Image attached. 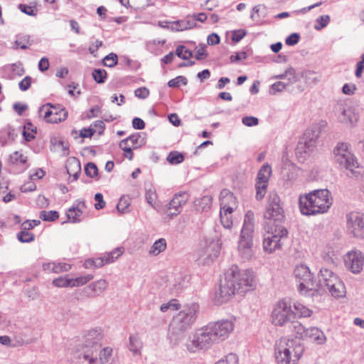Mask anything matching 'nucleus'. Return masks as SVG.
I'll return each instance as SVG.
<instances>
[{"instance_id": "obj_6", "label": "nucleus", "mask_w": 364, "mask_h": 364, "mask_svg": "<svg viewBox=\"0 0 364 364\" xmlns=\"http://www.w3.org/2000/svg\"><path fill=\"white\" fill-rule=\"evenodd\" d=\"M285 215L280 205V198L275 193H271L264 213V229L265 231L272 230L274 228H285L283 223Z\"/></svg>"}, {"instance_id": "obj_26", "label": "nucleus", "mask_w": 364, "mask_h": 364, "mask_svg": "<svg viewBox=\"0 0 364 364\" xmlns=\"http://www.w3.org/2000/svg\"><path fill=\"white\" fill-rule=\"evenodd\" d=\"M196 23L192 19L179 20L171 23V31H181L194 28Z\"/></svg>"}, {"instance_id": "obj_4", "label": "nucleus", "mask_w": 364, "mask_h": 364, "mask_svg": "<svg viewBox=\"0 0 364 364\" xmlns=\"http://www.w3.org/2000/svg\"><path fill=\"white\" fill-rule=\"evenodd\" d=\"M304 347L294 338L282 337L275 342L274 357L277 364H297Z\"/></svg>"}, {"instance_id": "obj_56", "label": "nucleus", "mask_w": 364, "mask_h": 364, "mask_svg": "<svg viewBox=\"0 0 364 364\" xmlns=\"http://www.w3.org/2000/svg\"><path fill=\"white\" fill-rule=\"evenodd\" d=\"M18 8L21 12L28 16H35L37 14V9L34 6H31L26 4H21L18 5Z\"/></svg>"}, {"instance_id": "obj_28", "label": "nucleus", "mask_w": 364, "mask_h": 364, "mask_svg": "<svg viewBox=\"0 0 364 364\" xmlns=\"http://www.w3.org/2000/svg\"><path fill=\"white\" fill-rule=\"evenodd\" d=\"M290 331L295 335L296 338L305 339L306 329L299 321L293 320L289 323Z\"/></svg>"}, {"instance_id": "obj_27", "label": "nucleus", "mask_w": 364, "mask_h": 364, "mask_svg": "<svg viewBox=\"0 0 364 364\" xmlns=\"http://www.w3.org/2000/svg\"><path fill=\"white\" fill-rule=\"evenodd\" d=\"M232 213V208H225V210H221L220 211V222L223 228H232V220L231 214Z\"/></svg>"}, {"instance_id": "obj_9", "label": "nucleus", "mask_w": 364, "mask_h": 364, "mask_svg": "<svg viewBox=\"0 0 364 364\" xmlns=\"http://www.w3.org/2000/svg\"><path fill=\"white\" fill-rule=\"evenodd\" d=\"M216 342L208 325L197 330L193 337L186 343L187 350L191 353L209 348Z\"/></svg>"}, {"instance_id": "obj_23", "label": "nucleus", "mask_w": 364, "mask_h": 364, "mask_svg": "<svg viewBox=\"0 0 364 364\" xmlns=\"http://www.w3.org/2000/svg\"><path fill=\"white\" fill-rule=\"evenodd\" d=\"M306 336L305 339H309L316 344H323L326 341V338L322 331L316 327H311L306 329Z\"/></svg>"}, {"instance_id": "obj_21", "label": "nucleus", "mask_w": 364, "mask_h": 364, "mask_svg": "<svg viewBox=\"0 0 364 364\" xmlns=\"http://www.w3.org/2000/svg\"><path fill=\"white\" fill-rule=\"evenodd\" d=\"M215 239L217 240L218 247L220 250L221 245L226 242L230 241L235 237V232L232 230V228H220L215 230Z\"/></svg>"}, {"instance_id": "obj_63", "label": "nucleus", "mask_w": 364, "mask_h": 364, "mask_svg": "<svg viewBox=\"0 0 364 364\" xmlns=\"http://www.w3.org/2000/svg\"><path fill=\"white\" fill-rule=\"evenodd\" d=\"M32 78L30 76H26L19 83V89L21 91H26L29 89Z\"/></svg>"}, {"instance_id": "obj_19", "label": "nucleus", "mask_w": 364, "mask_h": 364, "mask_svg": "<svg viewBox=\"0 0 364 364\" xmlns=\"http://www.w3.org/2000/svg\"><path fill=\"white\" fill-rule=\"evenodd\" d=\"M108 284L107 280L101 279L85 287L83 291L87 296L95 298L100 296L108 287Z\"/></svg>"}, {"instance_id": "obj_10", "label": "nucleus", "mask_w": 364, "mask_h": 364, "mask_svg": "<svg viewBox=\"0 0 364 364\" xmlns=\"http://www.w3.org/2000/svg\"><path fill=\"white\" fill-rule=\"evenodd\" d=\"M233 271H227L224 281H221L219 289L215 291L213 301L215 304L221 305L228 302L237 293Z\"/></svg>"}, {"instance_id": "obj_61", "label": "nucleus", "mask_w": 364, "mask_h": 364, "mask_svg": "<svg viewBox=\"0 0 364 364\" xmlns=\"http://www.w3.org/2000/svg\"><path fill=\"white\" fill-rule=\"evenodd\" d=\"M205 48L206 46L205 44H200V47L198 48L195 55L198 60H203L207 57L208 53H206Z\"/></svg>"}, {"instance_id": "obj_11", "label": "nucleus", "mask_w": 364, "mask_h": 364, "mask_svg": "<svg viewBox=\"0 0 364 364\" xmlns=\"http://www.w3.org/2000/svg\"><path fill=\"white\" fill-rule=\"evenodd\" d=\"M228 271H233L237 293L243 294L255 287L256 283L252 271L246 269L240 271L237 266L231 267Z\"/></svg>"}, {"instance_id": "obj_52", "label": "nucleus", "mask_w": 364, "mask_h": 364, "mask_svg": "<svg viewBox=\"0 0 364 364\" xmlns=\"http://www.w3.org/2000/svg\"><path fill=\"white\" fill-rule=\"evenodd\" d=\"M10 161L13 164H24L27 161V157L18 151H15L10 155Z\"/></svg>"}, {"instance_id": "obj_2", "label": "nucleus", "mask_w": 364, "mask_h": 364, "mask_svg": "<svg viewBox=\"0 0 364 364\" xmlns=\"http://www.w3.org/2000/svg\"><path fill=\"white\" fill-rule=\"evenodd\" d=\"M103 336L100 328L88 331L84 336V342L73 351V364H97L98 351L102 346Z\"/></svg>"}, {"instance_id": "obj_35", "label": "nucleus", "mask_w": 364, "mask_h": 364, "mask_svg": "<svg viewBox=\"0 0 364 364\" xmlns=\"http://www.w3.org/2000/svg\"><path fill=\"white\" fill-rule=\"evenodd\" d=\"M301 77L304 79L306 84L315 85L319 80L321 76L316 72L311 70H305L301 73Z\"/></svg>"}, {"instance_id": "obj_42", "label": "nucleus", "mask_w": 364, "mask_h": 364, "mask_svg": "<svg viewBox=\"0 0 364 364\" xmlns=\"http://www.w3.org/2000/svg\"><path fill=\"white\" fill-rule=\"evenodd\" d=\"M166 160L171 164H178L183 161L184 156L182 154L178 151H171L168 155Z\"/></svg>"}, {"instance_id": "obj_33", "label": "nucleus", "mask_w": 364, "mask_h": 364, "mask_svg": "<svg viewBox=\"0 0 364 364\" xmlns=\"http://www.w3.org/2000/svg\"><path fill=\"white\" fill-rule=\"evenodd\" d=\"M142 348V343L139 340V337L136 335H132L129 336V349L134 355L140 354L141 349Z\"/></svg>"}, {"instance_id": "obj_8", "label": "nucleus", "mask_w": 364, "mask_h": 364, "mask_svg": "<svg viewBox=\"0 0 364 364\" xmlns=\"http://www.w3.org/2000/svg\"><path fill=\"white\" fill-rule=\"evenodd\" d=\"M271 318L272 323L277 326H284L293 321L296 318V314L290 300L283 299L277 302L272 311Z\"/></svg>"}, {"instance_id": "obj_29", "label": "nucleus", "mask_w": 364, "mask_h": 364, "mask_svg": "<svg viewBox=\"0 0 364 364\" xmlns=\"http://www.w3.org/2000/svg\"><path fill=\"white\" fill-rule=\"evenodd\" d=\"M293 306L295 310L294 313L296 314V318H308L313 314L312 310L299 302L296 301L294 303Z\"/></svg>"}, {"instance_id": "obj_55", "label": "nucleus", "mask_w": 364, "mask_h": 364, "mask_svg": "<svg viewBox=\"0 0 364 364\" xmlns=\"http://www.w3.org/2000/svg\"><path fill=\"white\" fill-rule=\"evenodd\" d=\"M50 105L51 104L48 103L47 105H42L39 108V112L43 113L44 112V119L48 122V119H49L51 116H53V114H56L57 112H54L53 110L50 109Z\"/></svg>"}, {"instance_id": "obj_64", "label": "nucleus", "mask_w": 364, "mask_h": 364, "mask_svg": "<svg viewBox=\"0 0 364 364\" xmlns=\"http://www.w3.org/2000/svg\"><path fill=\"white\" fill-rule=\"evenodd\" d=\"M134 95L138 98L146 99L149 95V90L145 87H141L135 90Z\"/></svg>"}, {"instance_id": "obj_57", "label": "nucleus", "mask_w": 364, "mask_h": 364, "mask_svg": "<svg viewBox=\"0 0 364 364\" xmlns=\"http://www.w3.org/2000/svg\"><path fill=\"white\" fill-rule=\"evenodd\" d=\"M157 195L156 192L153 188H149L146 191V200L152 207H154V204L156 200Z\"/></svg>"}, {"instance_id": "obj_40", "label": "nucleus", "mask_w": 364, "mask_h": 364, "mask_svg": "<svg viewBox=\"0 0 364 364\" xmlns=\"http://www.w3.org/2000/svg\"><path fill=\"white\" fill-rule=\"evenodd\" d=\"M175 54L180 58L188 60L193 56V52L189 49H186L184 46H178L175 51Z\"/></svg>"}, {"instance_id": "obj_20", "label": "nucleus", "mask_w": 364, "mask_h": 364, "mask_svg": "<svg viewBox=\"0 0 364 364\" xmlns=\"http://www.w3.org/2000/svg\"><path fill=\"white\" fill-rule=\"evenodd\" d=\"M85 208V201L76 200L74 205L68 210V218L72 223H79L80 221V217L82 215L83 209Z\"/></svg>"}, {"instance_id": "obj_15", "label": "nucleus", "mask_w": 364, "mask_h": 364, "mask_svg": "<svg viewBox=\"0 0 364 364\" xmlns=\"http://www.w3.org/2000/svg\"><path fill=\"white\" fill-rule=\"evenodd\" d=\"M208 326L216 342L226 339L234 329L233 322L228 319L209 323Z\"/></svg>"}, {"instance_id": "obj_48", "label": "nucleus", "mask_w": 364, "mask_h": 364, "mask_svg": "<svg viewBox=\"0 0 364 364\" xmlns=\"http://www.w3.org/2000/svg\"><path fill=\"white\" fill-rule=\"evenodd\" d=\"M53 284L57 287H72L71 279L63 277L53 279Z\"/></svg>"}, {"instance_id": "obj_54", "label": "nucleus", "mask_w": 364, "mask_h": 364, "mask_svg": "<svg viewBox=\"0 0 364 364\" xmlns=\"http://www.w3.org/2000/svg\"><path fill=\"white\" fill-rule=\"evenodd\" d=\"M215 364H238L237 356L234 353H230L224 359H221Z\"/></svg>"}, {"instance_id": "obj_59", "label": "nucleus", "mask_w": 364, "mask_h": 364, "mask_svg": "<svg viewBox=\"0 0 364 364\" xmlns=\"http://www.w3.org/2000/svg\"><path fill=\"white\" fill-rule=\"evenodd\" d=\"M288 84H285L283 82L278 81L272 84L270 88V93L274 95L276 92H282L286 89Z\"/></svg>"}, {"instance_id": "obj_45", "label": "nucleus", "mask_w": 364, "mask_h": 364, "mask_svg": "<svg viewBox=\"0 0 364 364\" xmlns=\"http://www.w3.org/2000/svg\"><path fill=\"white\" fill-rule=\"evenodd\" d=\"M256 14L257 15V17H264L266 14V6L264 5L255 6L252 9V13L250 15V18L252 20L259 21V19L257 18Z\"/></svg>"}, {"instance_id": "obj_1", "label": "nucleus", "mask_w": 364, "mask_h": 364, "mask_svg": "<svg viewBox=\"0 0 364 364\" xmlns=\"http://www.w3.org/2000/svg\"><path fill=\"white\" fill-rule=\"evenodd\" d=\"M294 274L296 281L299 283L300 291L326 289L335 298H341L346 295V287L343 282L327 268H321L318 282L314 279L313 274L305 264H301L296 266Z\"/></svg>"}, {"instance_id": "obj_62", "label": "nucleus", "mask_w": 364, "mask_h": 364, "mask_svg": "<svg viewBox=\"0 0 364 364\" xmlns=\"http://www.w3.org/2000/svg\"><path fill=\"white\" fill-rule=\"evenodd\" d=\"M299 38L300 36L299 33H293L286 38L285 43L287 46H294L298 43Z\"/></svg>"}, {"instance_id": "obj_46", "label": "nucleus", "mask_w": 364, "mask_h": 364, "mask_svg": "<svg viewBox=\"0 0 364 364\" xmlns=\"http://www.w3.org/2000/svg\"><path fill=\"white\" fill-rule=\"evenodd\" d=\"M118 57L117 55L114 53H110L107 55L103 59V65L105 66L112 68L117 64Z\"/></svg>"}, {"instance_id": "obj_31", "label": "nucleus", "mask_w": 364, "mask_h": 364, "mask_svg": "<svg viewBox=\"0 0 364 364\" xmlns=\"http://www.w3.org/2000/svg\"><path fill=\"white\" fill-rule=\"evenodd\" d=\"M166 248V241L164 238H160L154 242L149 250V254L156 256L164 252Z\"/></svg>"}, {"instance_id": "obj_13", "label": "nucleus", "mask_w": 364, "mask_h": 364, "mask_svg": "<svg viewBox=\"0 0 364 364\" xmlns=\"http://www.w3.org/2000/svg\"><path fill=\"white\" fill-rule=\"evenodd\" d=\"M265 232L263 247L264 251L269 253L280 249L282 245V240L286 238L288 235V231L286 228H273L272 230Z\"/></svg>"}, {"instance_id": "obj_51", "label": "nucleus", "mask_w": 364, "mask_h": 364, "mask_svg": "<svg viewBox=\"0 0 364 364\" xmlns=\"http://www.w3.org/2000/svg\"><path fill=\"white\" fill-rule=\"evenodd\" d=\"M180 304L176 299H171L166 304H163L160 309L162 312H166L168 309L177 310L179 309Z\"/></svg>"}, {"instance_id": "obj_58", "label": "nucleus", "mask_w": 364, "mask_h": 364, "mask_svg": "<svg viewBox=\"0 0 364 364\" xmlns=\"http://www.w3.org/2000/svg\"><path fill=\"white\" fill-rule=\"evenodd\" d=\"M122 252L120 249H116L115 250L108 253L105 256V263L109 264L113 262L122 255Z\"/></svg>"}, {"instance_id": "obj_34", "label": "nucleus", "mask_w": 364, "mask_h": 364, "mask_svg": "<svg viewBox=\"0 0 364 364\" xmlns=\"http://www.w3.org/2000/svg\"><path fill=\"white\" fill-rule=\"evenodd\" d=\"M272 174V168L268 164H264L259 170L256 181H266L269 183Z\"/></svg>"}, {"instance_id": "obj_49", "label": "nucleus", "mask_w": 364, "mask_h": 364, "mask_svg": "<svg viewBox=\"0 0 364 364\" xmlns=\"http://www.w3.org/2000/svg\"><path fill=\"white\" fill-rule=\"evenodd\" d=\"M188 83L187 79L182 75L177 76L176 77L168 82V86L170 87H177L181 85H186Z\"/></svg>"}, {"instance_id": "obj_36", "label": "nucleus", "mask_w": 364, "mask_h": 364, "mask_svg": "<svg viewBox=\"0 0 364 364\" xmlns=\"http://www.w3.org/2000/svg\"><path fill=\"white\" fill-rule=\"evenodd\" d=\"M36 127L30 122H27L23 131V136L26 141H31L35 138Z\"/></svg>"}, {"instance_id": "obj_50", "label": "nucleus", "mask_w": 364, "mask_h": 364, "mask_svg": "<svg viewBox=\"0 0 364 364\" xmlns=\"http://www.w3.org/2000/svg\"><path fill=\"white\" fill-rule=\"evenodd\" d=\"M85 172L87 176L94 178L98 174V168L95 164L89 162L85 166Z\"/></svg>"}, {"instance_id": "obj_37", "label": "nucleus", "mask_w": 364, "mask_h": 364, "mask_svg": "<svg viewBox=\"0 0 364 364\" xmlns=\"http://www.w3.org/2000/svg\"><path fill=\"white\" fill-rule=\"evenodd\" d=\"M268 182L266 181H256L255 188H256V196L255 198L257 200H262L266 193L267 189L268 186Z\"/></svg>"}, {"instance_id": "obj_38", "label": "nucleus", "mask_w": 364, "mask_h": 364, "mask_svg": "<svg viewBox=\"0 0 364 364\" xmlns=\"http://www.w3.org/2000/svg\"><path fill=\"white\" fill-rule=\"evenodd\" d=\"M112 353V348L106 347L102 349L100 348L97 355V364H105L108 362L109 357Z\"/></svg>"}, {"instance_id": "obj_47", "label": "nucleus", "mask_w": 364, "mask_h": 364, "mask_svg": "<svg viewBox=\"0 0 364 364\" xmlns=\"http://www.w3.org/2000/svg\"><path fill=\"white\" fill-rule=\"evenodd\" d=\"M329 22L330 16L328 15L321 16L316 19L314 28L317 31H320L327 26Z\"/></svg>"}, {"instance_id": "obj_44", "label": "nucleus", "mask_w": 364, "mask_h": 364, "mask_svg": "<svg viewBox=\"0 0 364 364\" xmlns=\"http://www.w3.org/2000/svg\"><path fill=\"white\" fill-rule=\"evenodd\" d=\"M93 278L94 277L92 274H87L85 276H81L75 279H71L72 287L84 285L88 282L91 281Z\"/></svg>"}, {"instance_id": "obj_17", "label": "nucleus", "mask_w": 364, "mask_h": 364, "mask_svg": "<svg viewBox=\"0 0 364 364\" xmlns=\"http://www.w3.org/2000/svg\"><path fill=\"white\" fill-rule=\"evenodd\" d=\"M348 231L355 237H362L364 233V217L358 212L346 215Z\"/></svg>"}, {"instance_id": "obj_18", "label": "nucleus", "mask_w": 364, "mask_h": 364, "mask_svg": "<svg viewBox=\"0 0 364 364\" xmlns=\"http://www.w3.org/2000/svg\"><path fill=\"white\" fill-rule=\"evenodd\" d=\"M188 200V195L186 192L175 194L168 203L167 215L171 217L178 215L181 212L182 206L186 203Z\"/></svg>"}, {"instance_id": "obj_3", "label": "nucleus", "mask_w": 364, "mask_h": 364, "mask_svg": "<svg viewBox=\"0 0 364 364\" xmlns=\"http://www.w3.org/2000/svg\"><path fill=\"white\" fill-rule=\"evenodd\" d=\"M299 208L304 215H315L326 213L333 203L328 189L314 190L299 197Z\"/></svg>"}, {"instance_id": "obj_43", "label": "nucleus", "mask_w": 364, "mask_h": 364, "mask_svg": "<svg viewBox=\"0 0 364 364\" xmlns=\"http://www.w3.org/2000/svg\"><path fill=\"white\" fill-rule=\"evenodd\" d=\"M17 238L21 242H31L34 240L35 236L28 230L23 229L17 234Z\"/></svg>"}, {"instance_id": "obj_41", "label": "nucleus", "mask_w": 364, "mask_h": 364, "mask_svg": "<svg viewBox=\"0 0 364 364\" xmlns=\"http://www.w3.org/2000/svg\"><path fill=\"white\" fill-rule=\"evenodd\" d=\"M92 76L96 82L102 84L105 82L107 73L105 70L95 69L92 71Z\"/></svg>"}, {"instance_id": "obj_12", "label": "nucleus", "mask_w": 364, "mask_h": 364, "mask_svg": "<svg viewBox=\"0 0 364 364\" xmlns=\"http://www.w3.org/2000/svg\"><path fill=\"white\" fill-rule=\"evenodd\" d=\"M333 153L336 161L341 167L352 172L358 167V161L348 149V145L346 143H338L335 147Z\"/></svg>"}, {"instance_id": "obj_7", "label": "nucleus", "mask_w": 364, "mask_h": 364, "mask_svg": "<svg viewBox=\"0 0 364 364\" xmlns=\"http://www.w3.org/2000/svg\"><path fill=\"white\" fill-rule=\"evenodd\" d=\"M254 213L248 211L245 217L238 242V252L244 260H249L253 255Z\"/></svg>"}, {"instance_id": "obj_22", "label": "nucleus", "mask_w": 364, "mask_h": 364, "mask_svg": "<svg viewBox=\"0 0 364 364\" xmlns=\"http://www.w3.org/2000/svg\"><path fill=\"white\" fill-rule=\"evenodd\" d=\"M220 209L224 210L225 208H232V211L236 207V198L228 190L223 189L220 194Z\"/></svg>"}, {"instance_id": "obj_32", "label": "nucleus", "mask_w": 364, "mask_h": 364, "mask_svg": "<svg viewBox=\"0 0 364 364\" xmlns=\"http://www.w3.org/2000/svg\"><path fill=\"white\" fill-rule=\"evenodd\" d=\"M71 171H75V173L73 174V181L77 180L81 172V166L80 161L75 158H73L72 160L69 161V166L68 168L67 171L70 176H71L72 174Z\"/></svg>"}, {"instance_id": "obj_5", "label": "nucleus", "mask_w": 364, "mask_h": 364, "mask_svg": "<svg viewBox=\"0 0 364 364\" xmlns=\"http://www.w3.org/2000/svg\"><path fill=\"white\" fill-rule=\"evenodd\" d=\"M198 311V306L192 304L173 316L169 326V336L176 344L184 338V333L191 328L196 321Z\"/></svg>"}, {"instance_id": "obj_24", "label": "nucleus", "mask_w": 364, "mask_h": 364, "mask_svg": "<svg viewBox=\"0 0 364 364\" xmlns=\"http://www.w3.org/2000/svg\"><path fill=\"white\" fill-rule=\"evenodd\" d=\"M43 270L52 273H61L68 272L71 269V265L66 262H48L43 264Z\"/></svg>"}, {"instance_id": "obj_53", "label": "nucleus", "mask_w": 364, "mask_h": 364, "mask_svg": "<svg viewBox=\"0 0 364 364\" xmlns=\"http://www.w3.org/2000/svg\"><path fill=\"white\" fill-rule=\"evenodd\" d=\"M287 80L289 84H294L299 80V76L296 74V70L294 68L289 67L287 69Z\"/></svg>"}, {"instance_id": "obj_16", "label": "nucleus", "mask_w": 364, "mask_h": 364, "mask_svg": "<svg viewBox=\"0 0 364 364\" xmlns=\"http://www.w3.org/2000/svg\"><path fill=\"white\" fill-rule=\"evenodd\" d=\"M346 268L353 274H359L363 269L364 255L358 250L348 252L343 256Z\"/></svg>"}, {"instance_id": "obj_60", "label": "nucleus", "mask_w": 364, "mask_h": 364, "mask_svg": "<svg viewBox=\"0 0 364 364\" xmlns=\"http://www.w3.org/2000/svg\"><path fill=\"white\" fill-rule=\"evenodd\" d=\"M242 122L247 127H253L259 124V119L257 117L252 116L244 117L242 119Z\"/></svg>"}, {"instance_id": "obj_39", "label": "nucleus", "mask_w": 364, "mask_h": 364, "mask_svg": "<svg viewBox=\"0 0 364 364\" xmlns=\"http://www.w3.org/2000/svg\"><path fill=\"white\" fill-rule=\"evenodd\" d=\"M40 218L43 221L53 222L57 220L59 217V214L55 210H42L40 213Z\"/></svg>"}, {"instance_id": "obj_25", "label": "nucleus", "mask_w": 364, "mask_h": 364, "mask_svg": "<svg viewBox=\"0 0 364 364\" xmlns=\"http://www.w3.org/2000/svg\"><path fill=\"white\" fill-rule=\"evenodd\" d=\"M128 143L130 144L133 149H136L143 146L145 144V141L144 138L141 139V134L135 133L122 139L119 142V146H122L124 144H127Z\"/></svg>"}, {"instance_id": "obj_14", "label": "nucleus", "mask_w": 364, "mask_h": 364, "mask_svg": "<svg viewBox=\"0 0 364 364\" xmlns=\"http://www.w3.org/2000/svg\"><path fill=\"white\" fill-rule=\"evenodd\" d=\"M319 136V132L317 129H307L297 145L296 149L298 156L309 155L316 147L317 139Z\"/></svg>"}, {"instance_id": "obj_30", "label": "nucleus", "mask_w": 364, "mask_h": 364, "mask_svg": "<svg viewBox=\"0 0 364 364\" xmlns=\"http://www.w3.org/2000/svg\"><path fill=\"white\" fill-rule=\"evenodd\" d=\"M212 204V198L210 196H204L195 200V205L198 210L207 211L210 208Z\"/></svg>"}]
</instances>
